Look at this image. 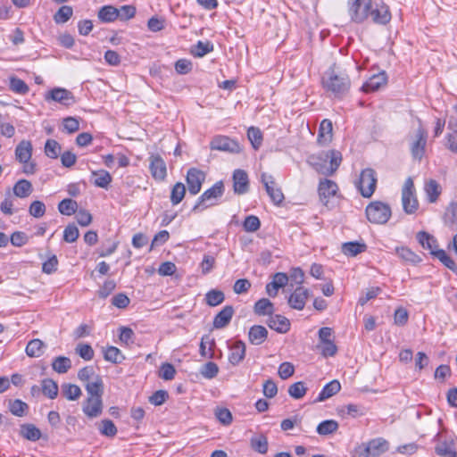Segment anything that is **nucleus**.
Masks as SVG:
<instances>
[{"label":"nucleus","mask_w":457,"mask_h":457,"mask_svg":"<svg viewBox=\"0 0 457 457\" xmlns=\"http://www.w3.org/2000/svg\"><path fill=\"white\" fill-rule=\"evenodd\" d=\"M33 187L30 181L27 179L18 180L13 187V194L20 198H25L30 195Z\"/></svg>","instance_id":"2f4dec72"},{"label":"nucleus","mask_w":457,"mask_h":457,"mask_svg":"<svg viewBox=\"0 0 457 457\" xmlns=\"http://www.w3.org/2000/svg\"><path fill=\"white\" fill-rule=\"evenodd\" d=\"M223 192L224 185L222 181L216 182L211 188L205 190L200 195L192 211L198 212L215 205L218 199L223 195Z\"/></svg>","instance_id":"20e7f679"},{"label":"nucleus","mask_w":457,"mask_h":457,"mask_svg":"<svg viewBox=\"0 0 457 457\" xmlns=\"http://www.w3.org/2000/svg\"><path fill=\"white\" fill-rule=\"evenodd\" d=\"M372 7L371 0H348V14L351 21L362 23L369 19V11Z\"/></svg>","instance_id":"6e6552de"},{"label":"nucleus","mask_w":457,"mask_h":457,"mask_svg":"<svg viewBox=\"0 0 457 457\" xmlns=\"http://www.w3.org/2000/svg\"><path fill=\"white\" fill-rule=\"evenodd\" d=\"M104 359L113 363H120L124 360L120 351L115 346H109L104 351Z\"/></svg>","instance_id":"680f3d73"},{"label":"nucleus","mask_w":457,"mask_h":457,"mask_svg":"<svg viewBox=\"0 0 457 457\" xmlns=\"http://www.w3.org/2000/svg\"><path fill=\"white\" fill-rule=\"evenodd\" d=\"M247 137L254 149H258L261 146L262 134L258 128L250 127L247 131Z\"/></svg>","instance_id":"13d9d810"},{"label":"nucleus","mask_w":457,"mask_h":457,"mask_svg":"<svg viewBox=\"0 0 457 457\" xmlns=\"http://www.w3.org/2000/svg\"><path fill=\"white\" fill-rule=\"evenodd\" d=\"M118 8L112 5L103 6L98 12V19L103 22H112L119 18Z\"/></svg>","instance_id":"72a5a7b5"},{"label":"nucleus","mask_w":457,"mask_h":457,"mask_svg":"<svg viewBox=\"0 0 457 457\" xmlns=\"http://www.w3.org/2000/svg\"><path fill=\"white\" fill-rule=\"evenodd\" d=\"M387 81V76L385 71L374 74L362 86V90L366 93L378 90L385 86Z\"/></svg>","instance_id":"412c9836"},{"label":"nucleus","mask_w":457,"mask_h":457,"mask_svg":"<svg viewBox=\"0 0 457 457\" xmlns=\"http://www.w3.org/2000/svg\"><path fill=\"white\" fill-rule=\"evenodd\" d=\"M392 215L390 206L381 201H374L366 207V216L369 221L375 224H385Z\"/></svg>","instance_id":"39448f33"},{"label":"nucleus","mask_w":457,"mask_h":457,"mask_svg":"<svg viewBox=\"0 0 457 457\" xmlns=\"http://www.w3.org/2000/svg\"><path fill=\"white\" fill-rule=\"evenodd\" d=\"M200 373L204 378L212 379L218 375L219 367L215 362L208 361L202 367Z\"/></svg>","instance_id":"052dcab7"},{"label":"nucleus","mask_w":457,"mask_h":457,"mask_svg":"<svg viewBox=\"0 0 457 457\" xmlns=\"http://www.w3.org/2000/svg\"><path fill=\"white\" fill-rule=\"evenodd\" d=\"M251 446L254 451L260 453H266L268 451L267 437L263 435H258L256 436H253L251 439Z\"/></svg>","instance_id":"6e6d98bb"},{"label":"nucleus","mask_w":457,"mask_h":457,"mask_svg":"<svg viewBox=\"0 0 457 457\" xmlns=\"http://www.w3.org/2000/svg\"><path fill=\"white\" fill-rule=\"evenodd\" d=\"M46 102L54 101L62 105L70 106L76 103L73 94L63 87H54L45 96Z\"/></svg>","instance_id":"f8f14e48"},{"label":"nucleus","mask_w":457,"mask_h":457,"mask_svg":"<svg viewBox=\"0 0 457 457\" xmlns=\"http://www.w3.org/2000/svg\"><path fill=\"white\" fill-rule=\"evenodd\" d=\"M29 212L35 218H41L46 213V205L41 201H34L30 204Z\"/></svg>","instance_id":"338daca9"},{"label":"nucleus","mask_w":457,"mask_h":457,"mask_svg":"<svg viewBox=\"0 0 457 457\" xmlns=\"http://www.w3.org/2000/svg\"><path fill=\"white\" fill-rule=\"evenodd\" d=\"M402 204L403 211L408 214L414 213L419 207L415 194L413 180L411 177L406 179L402 188Z\"/></svg>","instance_id":"1a4fd4ad"},{"label":"nucleus","mask_w":457,"mask_h":457,"mask_svg":"<svg viewBox=\"0 0 457 457\" xmlns=\"http://www.w3.org/2000/svg\"><path fill=\"white\" fill-rule=\"evenodd\" d=\"M427 140L428 132L420 124L414 133L410 136V151L414 160L420 162L425 155Z\"/></svg>","instance_id":"423d86ee"},{"label":"nucleus","mask_w":457,"mask_h":457,"mask_svg":"<svg viewBox=\"0 0 457 457\" xmlns=\"http://www.w3.org/2000/svg\"><path fill=\"white\" fill-rule=\"evenodd\" d=\"M99 432L105 436L113 437L117 434V428L111 420H103L98 423Z\"/></svg>","instance_id":"603ef678"},{"label":"nucleus","mask_w":457,"mask_h":457,"mask_svg":"<svg viewBox=\"0 0 457 457\" xmlns=\"http://www.w3.org/2000/svg\"><path fill=\"white\" fill-rule=\"evenodd\" d=\"M261 181L274 204H280L284 201L285 197L281 189L277 187L273 176L266 172H262L261 175Z\"/></svg>","instance_id":"9b49d317"},{"label":"nucleus","mask_w":457,"mask_h":457,"mask_svg":"<svg viewBox=\"0 0 457 457\" xmlns=\"http://www.w3.org/2000/svg\"><path fill=\"white\" fill-rule=\"evenodd\" d=\"M268 326L278 333H287L290 328L289 320L281 315L270 316L267 321Z\"/></svg>","instance_id":"393cba45"},{"label":"nucleus","mask_w":457,"mask_h":457,"mask_svg":"<svg viewBox=\"0 0 457 457\" xmlns=\"http://www.w3.org/2000/svg\"><path fill=\"white\" fill-rule=\"evenodd\" d=\"M186 194V187L181 182H177L170 192V202L173 205L179 204L184 198Z\"/></svg>","instance_id":"8fccbe9b"},{"label":"nucleus","mask_w":457,"mask_h":457,"mask_svg":"<svg viewBox=\"0 0 457 457\" xmlns=\"http://www.w3.org/2000/svg\"><path fill=\"white\" fill-rule=\"evenodd\" d=\"M261 221L257 216L249 215L247 216L244 222L243 228L246 232H255L260 228Z\"/></svg>","instance_id":"e2e57ef3"},{"label":"nucleus","mask_w":457,"mask_h":457,"mask_svg":"<svg viewBox=\"0 0 457 457\" xmlns=\"http://www.w3.org/2000/svg\"><path fill=\"white\" fill-rule=\"evenodd\" d=\"M435 451L441 457H457L455 444L453 441H444L439 443Z\"/></svg>","instance_id":"c756f323"},{"label":"nucleus","mask_w":457,"mask_h":457,"mask_svg":"<svg viewBox=\"0 0 457 457\" xmlns=\"http://www.w3.org/2000/svg\"><path fill=\"white\" fill-rule=\"evenodd\" d=\"M86 390L89 397H96L102 399L103 382L100 378H96L95 381L88 382L86 385Z\"/></svg>","instance_id":"c03bdc74"},{"label":"nucleus","mask_w":457,"mask_h":457,"mask_svg":"<svg viewBox=\"0 0 457 457\" xmlns=\"http://www.w3.org/2000/svg\"><path fill=\"white\" fill-rule=\"evenodd\" d=\"M446 135V147L453 153L457 154V119L451 117L448 121Z\"/></svg>","instance_id":"b1692460"},{"label":"nucleus","mask_w":457,"mask_h":457,"mask_svg":"<svg viewBox=\"0 0 457 457\" xmlns=\"http://www.w3.org/2000/svg\"><path fill=\"white\" fill-rule=\"evenodd\" d=\"M417 239L423 248L430 251V253L434 255L435 252H437L436 240L434 237L427 232L420 231L417 234Z\"/></svg>","instance_id":"7c9ffc66"},{"label":"nucleus","mask_w":457,"mask_h":457,"mask_svg":"<svg viewBox=\"0 0 457 457\" xmlns=\"http://www.w3.org/2000/svg\"><path fill=\"white\" fill-rule=\"evenodd\" d=\"M79 236V228L74 224H69L63 231V240L67 243H74Z\"/></svg>","instance_id":"0e129e2a"},{"label":"nucleus","mask_w":457,"mask_h":457,"mask_svg":"<svg viewBox=\"0 0 457 457\" xmlns=\"http://www.w3.org/2000/svg\"><path fill=\"white\" fill-rule=\"evenodd\" d=\"M62 394L69 401H76L81 395V389L79 386L71 383L62 385Z\"/></svg>","instance_id":"f704fd0d"},{"label":"nucleus","mask_w":457,"mask_h":457,"mask_svg":"<svg viewBox=\"0 0 457 457\" xmlns=\"http://www.w3.org/2000/svg\"><path fill=\"white\" fill-rule=\"evenodd\" d=\"M377 174L373 169L367 168L361 170L360 178L356 182V187L365 198H370L377 187Z\"/></svg>","instance_id":"0eeeda50"},{"label":"nucleus","mask_w":457,"mask_h":457,"mask_svg":"<svg viewBox=\"0 0 457 457\" xmlns=\"http://www.w3.org/2000/svg\"><path fill=\"white\" fill-rule=\"evenodd\" d=\"M213 50V45L209 42L198 41L197 44L191 48V54L195 57H203Z\"/></svg>","instance_id":"de8ad7c7"},{"label":"nucleus","mask_w":457,"mask_h":457,"mask_svg":"<svg viewBox=\"0 0 457 457\" xmlns=\"http://www.w3.org/2000/svg\"><path fill=\"white\" fill-rule=\"evenodd\" d=\"M324 89L335 97H342L350 89L351 81L347 74L330 67L322 77Z\"/></svg>","instance_id":"f03ea898"},{"label":"nucleus","mask_w":457,"mask_h":457,"mask_svg":"<svg viewBox=\"0 0 457 457\" xmlns=\"http://www.w3.org/2000/svg\"><path fill=\"white\" fill-rule=\"evenodd\" d=\"M42 392L50 399H54L58 395V386L52 379H44L42 381Z\"/></svg>","instance_id":"864d4df0"},{"label":"nucleus","mask_w":457,"mask_h":457,"mask_svg":"<svg viewBox=\"0 0 457 457\" xmlns=\"http://www.w3.org/2000/svg\"><path fill=\"white\" fill-rule=\"evenodd\" d=\"M332 131H333L332 122L328 119L323 120L320 122V128H319V133H318V137H317L318 143L321 145H328L332 140V137H333Z\"/></svg>","instance_id":"5701e85b"},{"label":"nucleus","mask_w":457,"mask_h":457,"mask_svg":"<svg viewBox=\"0 0 457 457\" xmlns=\"http://www.w3.org/2000/svg\"><path fill=\"white\" fill-rule=\"evenodd\" d=\"M92 176L95 178L93 183L102 188H106L112 181L111 174L104 170L92 171Z\"/></svg>","instance_id":"4c0bfd02"},{"label":"nucleus","mask_w":457,"mask_h":457,"mask_svg":"<svg viewBox=\"0 0 457 457\" xmlns=\"http://www.w3.org/2000/svg\"><path fill=\"white\" fill-rule=\"evenodd\" d=\"M32 144L29 140H21L15 148V158L22 164V171L26 175H33L37 171V163L31 160Z\"/></svg>","instance_id":"7ed1b4c3"},{"label":"nucleus","mask_w":457,"mask_h":457,"mask_svg":"<svg viewBox=\"0 0 457 457\" xmlns=\"http://www.w3.org/2000/svg\"><path fill=\"white\" fill-rule=\"evenodd\" d=\"M52 368L59 374H64L71 368V361L65 356H58L52 361Z\"/></svg>","instance_id":"e433bc0d"},{"label":"nucleus","mask_w":457,"mask_h":457,"mask_svg":"<svg viewBox=\"0 0 457 457\" xmlns=\"http://www.w3.org/2000/svg\"><path fill=\"white\" fill-rule=\"evenodd\" d=\"M369 18L377 24L388 23L391 20L389 7L383 3H372V7L369 11Z\"/></svg>","instance_id":"4468645a"},{"label":"nucleus","mask_w":457,"mask_h":457,"mask_svg":"<svg viewBox=\"0 0 457 457\" xmlns=\"http://www.w3.org/2000/svg\"><path fill=\"white\" fill-rule=\"evenodd\" d=\"M268 337V330L261 325L253 326L248 333L249 341L253 345H261L262 344Z\"/></svg>","instance_id":"bb28decb"},{"label":"nucleus","mask_w":457,"mask_h":457,"mask_svg":"<svg viewBox=\"0 0 457 457\" xmlns=\"http://www.w3.org/2000/svg\"><path fill=\"white\" fill-rule=\"evenodd\" d=\"M44 343L40 339L30 340L26 346V353L29 357H39L43 353Z\"/></svg>","instance_id":"49530a36"},{"label":"nucleus","mask_w":457,"mask_h":457,"mask_svg":"<svg viewBox=\"0 0 457 457\" xmlns=\"http://www.w3.org/2000/svg\"><path fill=\"white\" fill-rule=\"evenodd\" d=\"M309 295V290L302 287L295 288L288 299L289 305L295 310H303Z\"/></svg>","instance_id":"aec40b11"},{"label":"nucleus","mask_w":457,"mask_h":457,"mask_svg":"<svg viewBox=\"0 0 457 457\" xmlns=\"http://www.w3.org/2000/svg\"><path fill=\"white\" fill-rule=\"evenodd\" d=\"M204 179V172L196 168L189 169L186 178L188 192L193 195H197L201 191Z\"/></svg>","instance_id":"2eb2a0df"},{"label":"nucleus","mask_w":457,"mask_h":457,"mask_svg":"<svg viewBox=\"0 0 457 457\" xmlns=\"http://www.w3.org/2000/svg\"><path fill=\"white\" fill-rule=\"evenodd\" d=\"M338 191V187L337 183L333 180L324 179H321L319 183L318 192L320 202L328 207L331 209L334 207V204L332 202V198L337 195Z\"/></svg>","instance_id":"9d476101"},{"label":"nucleus","mask_w":457,"mask_h":457,"mask_svg":"<svg viewBox=\"0 0 457 457\" xmlns=\"http://www.w3.org/2000/svg\"><path fill=\"white\" fill-rule=\"evenodd\" d=\"M388 443L383 438H375L367 443L364 448L365 457H378L387 451Z\"/></svg>","instance_id":"f3484780"},{"label":"nucleus","mask_w":457,"mask_h":457,"mask_svg":"<svg viewBox=\"0 0 457 457\" xmlns=\"http://www.w3.org/2000/svg\"><path fill=\"white\" fill-rule=\"evenodd\" d=\"M253 311L259 316H271L274 312V305L269 299L262 298L255 303Z\"/></svg>","instance_id":"473e14b6"},{"label":"nucleus","mask_w":457,"mask_h":457,"mask_svg":"<svg viewBox=\"0 0 457 457\" xmlns=\"http://www.w3.org/2000/svg\"><path fill=\"white\" fill-rule=\"evenodd\" d=\"M245 355V345L242 341H237L230 348L228 356L229 362L233 365L238 364Z\"/></svg>","instance_id":"cd10ccee"},{"label":"nucleus","mask_w":457,"mask_h":457,"mask_svg":"<svg viewBox=\"0 0 457 457\" xmlns=\"http://www.w3.org/2000/svg\"><path fill=\"white\" fill-rule=\"evenodd\" d=\"M73 14V9L70 5H62L54 15V21L56 24L67 22Z\"/></svg>","instance_id":"37998d69"},{"label":"nucleus","mask_w":457,"mask_h":457,"mask_svg":"<svg viewBox=\"0 0 457 457\" xmlns=\"http://www.w3.org/2000/svg\"><path fill=\"white\" fill-rule=\"evenodd\" d=\"M366 245L358 242H347L343 244L342 252L347 256H356L357 254L364 252Z\"/></svg>","instance_id":"ea45409f"},{"label":"nucleus","mask_w":457,"mask_h":457,"mask_svg":"<svg viewBox=\"0 0 457 457\" xmlns=\"http://www.w3.org/2000/svg\"><path fill=\"white\" fill-rule=\"evenodd\" d=\"M234 314V309L231 305H226L222 310L216 314L213 319L214 328H223L230 322Z\"/></svg>","instance_id":"4be33fe9"},{"label":"nucleus","mask_w":457,"mask_h":457,"mask_svg":"<svg viewBox=\"0 0 457 457\" xmlns=\"http://www.w3.org/2000/svg\"><path fill=\"white\" fill-rule=\"evenodd\" d=\"M212 150L224 151L229 153H238L240 146L238 143L226 136H217L210 143Z\"/></svg>","instance_id":"dca6fc26"},{"label":"nucleus","mask_w":457,"mask_h":457,"mask_svg":"<svg viewBox=\"0 0 457 457\" xmlns=\"http://www.w3.org/2000/svg\"><path fill=\"white\" fill-rule=\"evenodd\" d=\"M76 353L85 361H90L94 357V350L87 344H79L76 347Z\"/></svg>","instance_id":"774afa93"},{"label":"nucleus","mask_w":457,"mask_h":457,"mask_svg":"<svg viewBox=\"0 0 457 457\" xmlns=\"http://www.w3.org/2000/svg\"><path fill=\"white\" fill-rule=\"evenodd\" d=\"M434 256H436L449 270L457 271V265L453 260L447 255L445 250H437V252L434 253Z\"/></svg>","instance_id":"bf43d9fd"},{"label":"nucleus","mask_w":457,"mask_h":457,"mask_svg":"<svg viewBox=\"0 0 457 457\" xmlns=\"http://www.w3.org/2000/svg\"><path fill=\"white\" fill-rule=\"evenodd\" d=\"M21 436L30 441H37L41 437V431L33 424H25L21 427Z\"/></svg>","instance_id":"58836bf2"},{"label":"nucleus","mask_w":457,"mask_h":457,"mask_svg":"<svg viewBox=\"0 0 457 457\" xmlns=\"http://www.w3.org/2000/svg\"><path fill=\"white\" fill-rule=\"evenodd\" d=\"M395 253L402 260L411 264H417L421 261L420 257L408 247H396Z\"/></svg>","instance_id":"c9c22d12"},{"label":"nucleus","mask_w":457,"mask_h":457,"mask_svg":"<svg viewBox=\"0 0 457 457\" xmlns=\"http://www.w3.org/2000/svg\"><path fill=\"white\" fill-rule=\"evenodd\" d=\"M288 395L294 398V399H301L303 398L306 392H307V387L305 386V384L304 382L303 381H298V382H295L294 384H292L289 387H288Z\"/></svg>","instance_id":"5fc2aeb1"},{"label":"nucleus","mask_w":457,"mask_h":457,"mask_svg":"<svg viewBox=\"0 0 457 457\" xmlns=\"http://www.w3.org/2000/svg\"><path fill=\"white\" fill-rule=\"evenodd\" d=\"M9 88L12 92L20 95H26L29 90V86L22 79L15 76L10 77Z\"/></svg>","instance_id":"a19ab883"},{"label":"nucleus","mask_w":457,"mask_h":457,"mask_svg":"<svg viewBox=\"0 0 457 457\" xmlns=\"http://www.w3.org/2000/svg\"><path fill=\"white\" fill-rule=\"evenodd\" d=\"M103 402L96 397H87L83 404V412L89 418H96L102 414Z\"/></svg>","instance_id":"6ab92c4d"},{"label":"nucleus","mask_w":457,"mask_h":457,"mask_svg":"<svg viewBox=\"0 0 457 457\" xmlns=\"http://www.w3.org/2000/svg\"><path fill=\"white\" fill-rule=\"evenodd\" d=\"M78 204L76 201L67 198L61 201L58 204L59 212L63 215H72L76 213Z\"/></svg>","instance_id":"09e8293b"},{"label":"nucleus","mask_w":457,"mask_h":457,"mask_svg":"<svg viewBox=\"0 0 457 457\" xmlns=\"http://www.w3.org/2000/svg\"><path fill=\"white\" fill-rule=\"evenodd\" d=\"M424 191L429 203L436 202L441 194V187L435 179H428L425 182Z\"/></svg>","instance_id":"c85d7f7f"},{"label":"nucleus","mask_w":457,"mask_h":457,"mask_svg":"<svg viewBox=\"0 0 457 457\" xmlns=\"http://www.w3.org/2000/svg\"><path fill=\"white\" fill-rule=\"evenodd\" d=\"M9 408H10V411L13 415L21 417L25 414V412L28 409V405L24 402L17 399V400L10 402Z\"/></svg>","instance_id":"69168bd1"},{"label":"nucleus","mask_w":457,"mask_h":457,"mask_svg":"<svg viewBox=\"0 0 457 457\" xmlns=\"http://www.w3.org/2000/svg\"><path fill=\"white\" fill-rule=\"evenodd\" d=\"M149 170L152 177L158 181H163L167 177V166L165 161L158 154H150Z\"/></svg>","instance_id":"ddd939ff"},{"label":"nucleus","mask_w":457,"mask_h":457,"mask_svg":"<svg viewBox=\"0 0 457 457\" xmlns=\"http://www.w3.org/2000/svg\"><path fill=\"white\" fill-rule=\"evenodd\" d=\"M444 220L448 226L457 228V203L449 204L445 212Z\"/></svg>","instance_id":"3c124183"},{"label":"nucleus","mask_w":457,"mask_h":457,"mask_svg":"<svg viewBox=\"0 0 457 457\" xmlns=\"http://www.w3.org/2000/svg\"><path fill=\"white\" fill-rule=\"evenodd\" d=\"M338 429V423L334 420H327L320 422L317 427V433L320 436L333 434Z\"/></svg>","instance_id":"79ce46f5"},{"label":"nucleus","mask_w":457,"mask_h":457,"mask_svg":"<svg viewBox=\"0 0 457 457\" xmlns=\"http://www.w3.org/2000/svg\"><path fill=\"white\" fill-rule=\"evenodd\" d=\"M224 293L218 289H212L205 295V301L209 306L214 307L223 303Z\"/></svg>","instance_id":"a18cd8bd"},{"label":"nucleus","mask_w":457,"mask_h":457,"mask_svg":"<svg viewBox=\"0 0 457 457\" xmlns=\"http://www.w3.org/2000/svg\"><path fill=\"white\" fill-rule=\"evenodd\" d=\"M61 145L54 139H48L45 145V154L47 157L56 159L60 154Z\"/></svg>","instance_id":"4d7b16f0"},{"label":"nucleus","mask_w":457,"mask_h":457,"mask_svg":"<svg viewBox=\"0 0 457 457\" xmlns=\"http://www.w3.org/2000/svg\"><path fill=\"white\" fill-rule=\"evenodd\" d=\"M340 389V382L337 379H334L323 386L315 402H323L337 394Z\"/></svg>","instance_id":"a878e982"},{"label":"nucleus","mask_w":457,"mask_h":457,"mask_svg":"<svg viewBox=\"0 0 457 457\" xmlns=\"http://www.w3.org/2000/svg\"><path fill=\"white\" fill-rule=\"evenodd\" d=\"M307 162L319 173L333 175L342 162V154L337 150H328L308 157Z\"/></svg>","instance_id":"f257e3e1"},{"label":"nucleus","mask_w":457,"mask_h":457,"mask_svg":"<svg viewBox=\"0 0 457 457\" xmlns=\"http://www.w3.org/2000/svg\"><path fill=\"white\" fill-rule=\"evenodd\" d=\"M233 189L237 195L245 194L249 189L248 175L244 170H236L233 173Z\"/></svg>","instance_id":"a211bd4d"}]
</instances>
